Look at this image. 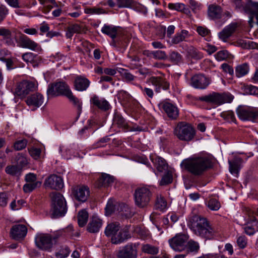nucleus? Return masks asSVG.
<instances>
[{
	"label": "nucleus",
	"mask_w": 258,
	"mask_h": 258,
	"mask_svg": "<svg viewBox=\"0 0 258 258\" xmlns=\"http://www.w3.org/2000/svg\"><path fill=\"white\" fill-rule=\"evenodd\" d=\"M188 225L193 232L206 240L214 239L217 234L216 230L207 219L194 215L189 219Z\"/></svg>",
	"instance_id": "f257e3e1"
},
{
	"label": "nucleus",
	"mask_w": 258,
	"mask_h": 258,
	"mask_svg": "<svg viewBox=\"0 0 258 258\" xmlns=\"http://www.w3.org/2000/svg\"><path fill=\"white\" fill-rule=\"evenodd\" d=\"M181 165L193 175L199 176L211 168L212 163L209 157L203 156L184 160Z\"/></svg>",
	"instance_id": "f03ea898"
},
{
	"label": "nucleus",
	"mask_w": 258,
	"mask_h": 258,
	"mask_svg": "<svg viewBox=\"0 0 258 258\" xmlns=\"http://www.w3.org/2000/svg\"><path fill=\"white\" fill-rule=\"evenodd\" d=\"M173 134L179 140L189 142L195 137L196 130L190 124L181 121L174 127Z\"/></svg>",
	"instance_id": "7ed1b4c3"
},
{
	"label": "nucleus",
	"mask_w": 258,
	"mask_h": 258,
	"mask_svg": "<svg viewBox=\"0 0 258 258\" xmlns=\"http://www.w3.org/2000/svg\"><path fill=\"white\" fill-rule=\"evenodd\" d=\"M234 96L229 92H212L207 95L200 96L198 100L216 105H221L224 103H231Z\"/></svg>",
	"instance_id": "20e7f679"
},
{
	"label": "nucleus",
	"mask_w": 258,
	"mask_h": 258,
	"mask_svg": "<svg viewBox=\"0 0 258 258\" xmlns=\"http://www.w3.org/2000/svg\"><path fill=\"white\" fill-rule=\"evenodd\" d=\"M51 212L53 217L64 216L67 212V206L65 200L61 194L53 192L51 195Z\"/></svg>",
	"instance_id": "39448f33"
},
{
	"label": "nucleus",
	"mask_w": 258,
	"mask_h": 258,
	"mask_svg": "<svg viewBox=\"0 0 258 258\" xmlns=\"http://www.w3.org/2000/svg\"><path fill=\"white\" fill-rule=\"evenodd\" d=\"M134 196L136 205L143 208L149 204L152 194L148 187L144 186L137 187L135 190Z\"/></svg>",
	"instance_id": "423d86ee"
},
{
	"label": "nucleus",
	"mask_w": 258,
	"mask_h": 258,
	"mask_svg": "<svg viewBox=\"0 0 258 258\" xmlns=\"http://www.w3.org/2000/svg\"><path fill=\"white\" fill-rule=\"evenodd\" d=\"M239 118L243 121H254L258 119V108L247 106H239L236 109Z\"/></svg>",
	"instance_id": "0eeeda50"
},
{
	"label": "nucleus",
	"mask_w": 258,
	"mask_h": 258,
	"mask_svg": "<svg viewBox=\"0 0 258 258\" xmlns=\"http://www.w3.org/2000/svg\"><path fill=\"white\" fill-rule=\"evenodd\" d=\"M35 242L39 249L47 251H51L54 244L51 235L42 233L36 235Z\"/></svg>",
	"instance_id": "6e6552de"
},
{
	"label": "nucleus",
	"mask_w": 258,
	"mask_h": 258,
	"mask_svg": "<svg viewBox=\"0 0 258 258\" xmlns=\"http://www.w3.org/2000/svg\"><path fill=\"white\" fill-rule=\"evenodd\" d=\"M188 236L184 234H177L168 240L171 248L174 251L181 252L187 248Z\"/></svg>",
	"instance_id": "1a4fd4ad"
},
{
	"label": "nucleus",
	"mask_w": 258,
	"mask_h": 258,
	"mask_svg": "<svg viewBox=\"0 0 258 258\" xmlns=\"http://www.w3.org/2000/svg\"><path fill=\"white\" fill-rule=\"evenodd\" d=\"M71 90L67 84L64 82H59L54 84H49L47 90V93L49 96L63 95L67 94Z\"/></svg>",
	"instance_id": "9d476101"
},
{
	"label": "nucleus",
	"mask_w": 258,
	"mask_h": 258,
	"mask_svg": "<svg viewBox=\"0 0 258 258\" xmlns=\"http://www.w3.org/2000/svg\"><path fill=\"white\" fill-rule=\"evenodd\" d=\"M236 8L242 9L250 14H255L258 23V3L247 2V0H233Z\"/></svg>",
	"instance_id": "9b49d317"
},
{
	"label": "nucleus",
	"mask_w": 258,
	"mask_h": 258,
	"mask_svg": "<svg viewBox=\"0 0 258 258\" xmlns=\"http://www.w3.org/2000/svg\"><path fill=\"white\" fill-rule=\"evenodd\" d=\"M35 89V84L32 82L23 81L18 83L15 88V93L21 98L25 97Z\"/></svg>",
	"instance_id": "f8f14e48"
},
{
	"label": "nucleus",
	"mask_w": 258,
	"mask_h": 258,
	"mask_svg": "<svg viewBox=\"0 0 258 258\" xmlns=\"http://www.w3.org/2000/svg\"><path fill=\"white\" fill-rule=\"evenodd\" d=\"M137 246L132 243L121 247L117 253L118 258H137Z\"/></svg>",
	"instance_id": "ddd939ff"
},
{
	"label": "nucleus",
	"mask_w": 258,
	"mask_h": 258,
	"mask_svg": "<svg viewBox=\"0 0 258 258\" xmlns=\"http://www.w3.org/2000/svg\"><path fill=\"white\" fill-rule=\"evenodd\" d=\"M72 195L78 201L85 202L90 196V190L87 186L78 185L72 188Z\"/></svg>",
	"instance_id": "4468645a"
},
{
	"label": "nucleus",
	"mask_w": 258,
	"mask_h": 258,
	"mask_svg": "<svg viewBox=\"0 0 258 258\" xmlns=\"http://www.w3.org/2000/svg\"><path fill=\"white\" fill-rule=\"evenodd\" d=\"M44 185L47 188L58 190L63 187V182L61 177L52 174L46 178Z\"/></svg>",
	"instance_id": "2eb2a0df"
},
{
	"label": "nucleus",
	"mask_w": 258,
	"mask_h": 258,
	"mask_svg": "<svg viewBox=\"0 0 258 258\" xmlns=\"http://www.w3.org/2000/svg\"><path fill=\"white\" fill-rule=\"evenodd\" d=\"M43 101V96L36 93L29 96L26 100V103L32 111H34L42 105Z\"/></svg>",
	"instance_id": "dca6fc26"
},
{
	"label": "nucleus",
	"mask_w": 258,
	"mask_h": 258,
	"mask_svg": "<svg viewBox=\"0 0 258 258\" xmlns=\"http://www.w3.org/2000/svg\"><path fill=\"white\" fill-rule=\"evenodd\" d=\"M149 82L154 86L155 91L157 93H160L161 89L167 90L169 88V83L161 77H152L149 79Z\"/></svg>",
	"instance_id": "f3484780"
},
{
	"label": "nucleus",
	"mask_w": 258,
	"mask_h": 258,
	"mask_svg": "<svg viewBox=\"0 0 258 258\" xmlns=\"http://www.w3.org/2000/svg\"><path fill=\"white\" fill-rule=\"evenodd\" d=\"M19 44L21 47L32 50L38 51L41 50L40 46L38 43L24 34L21 35L19 38Z\"/></svg>",
	"instance_id": "a211bd4d"
},
{
	"label": "nucleus",
	"mask_w": 258,
	"mask_h": 258,
	"mask_svg": "<svg viewBox=\"0 0 258 258\" xmlns=\"http://www.w3.org/2000/svg\"><path fill=\"white\" fill-rule=\"evenodd\" d=\"M162 108L167 116L171 119H176L179 116V109L176 105L169 102H164Z\"/></svg>",
	"instance_id": "6ab92c4d"
},
{
	"label": "nucleus",
	"mask_w": 258,
	"mask_h": 258,
	"mask_svg": "<svg viewBox=\"0 0 258 258\" xmlns=\"http://www.w3.org/2000/svg\"><path fill=\"white\" fill-rule=\"evenodd\" d=\"M210 84V81L203 75H196L193 76L191 80V85L198 89H204Z\"/></svg>",
	"instance_id": "aec40b11"
},
{
	"label": "nucleus",
	"mask_w": 258,
	"mask_h": 258,
	"mask_svg": "<svg viewBox=\"0 0 258 258\" xmlns=\"http://www.w3.org/2000/svg\"><path fill=\"white\" fill-rule=\"evenodd\" d=\"M27 233V228L23 224L15 225L11 228V235L13 238L18 239L24 237Z\"/></svg>",
	"instance_id": "412c9836"
},
{
	"label": "nucleus",
	"mask_w": 258,
	"mask_h": 258,
	"mask_svg": "<svg viewBox=\"0 0 258 258\" xmlns=\"http://www.w3.org/2000/svg\"><path fill=\"white\" fill-rule=\"evenodd\" d=\"M102 226V220L97 216H92L88 226L87 230L90 233H97Z\"/></svg>",
	"instance_id": "4be33fe9"
},
{
	"label": "nucleus",
	"mask_w": 258,
	"mask_h": 258,
	"mask_svg": "<svg viewBox=\"0 0 258 258\" xmlns=\"http://www.w3.org/2000/svg\"><path fill=\"white\" fill-rule=\"evenodd\" d=\"M222 10L220 6L214 4L208 6V15L210 19H218L221 18Z\"/></svg>",
	"instance_id": "5701e85b"
},
{
	"label": "nucleus",
	"mask_w": 258,
	"mask_h": 258,
	"mask_svg": "<svg viewBox=\"0 0 258 258\" xmlns=\"http://www.w3.org/2000/svg\"><path fill=\"white\" fill-rule=\"evenodd\" d=\"M90 84V82L86 78L78 76L74 81L75 89L78 91H84L87 89Z\"/></svg>",
	"instance_id": "b1692460"
},
{
	"label": "nucleus",
	"mask_w": 258,
	"mask_h": 258,
	"mask_svg": "<svg viewBox=\"0 0 258 258\" xmlns=\"http://www.w3.org/2000/svg\"><path fill=\"white\" fill-rule=\"evenodd\" d=\"M128 232L126 230L119 229L111 238V241L113 244H118L123 242L124 240L130 237Z\"/></svg>",
	"instance_id": "393cba45"
},
{
	"label": "nucleus",
	"mask_w": 258,
	"mask_h": 258,
	"mask_svg": "<svg viewBox=\"0 0 258 258\" xmlns=\"http://www.w3.org/2000/svg\"><path fill=\"white\" fill-rule=\"evenodd\" d=\"M90 102L94 106L103 110H107L109 109L110 107L108 102L103 98H99L96 95H94L91 97Z\"/></svg>",
	"instance_id": "a878e982"
},
{
	"label": "nucleus",
	"mask_w": 258,
	"mask_h": 258,
	"mask_svg": "<svg viewBox=\"0 0 258 258\" xmlns=\"http://www.w3.org/2000/svg\"><path fill=\"white\" fill-rule=\"evenodd\" d=\"M151 160L159 172H162L167 170V163L163 158L158 156L152 157Z\"/></svg>",
	"instance_id": "bb28decb"
},
{
	"label": "nucleus",
	"mask_w": 258,
	"mask_h": 258,
	"mask_svg": "<svg viewBox=\"0 0 258 258\" xmlns=\"http://www.w3.org/2000/svg\"><path fill=\"white\" fill-rule=\"evenodd\" d=\"M102 33L109 36L111 39H115L118 33V27L105 24L101 28Z\"/></svg>",
	"instance_id": "cd10ccee"
},
{
	"label": "nucleus",
	"mask_w": 258,
	"mask_h": 258,
	"mask_svg": "<svg viewBox=\"0 0 258 258\" xmlns=\"http://www.w3.org/2000/svg\"><path fill=\"white\" fill-rule=\"evenodd\" d=\"M237 27L236 24H231L224 28V29L219 33V37L223 41H226L232 34L234 32Z\"/></svg>",
	"instance_id": "c85d7f7f"
},
{
	"label": "nucleus",
	"mask_w": 258,
	"mask_h": 258,
	"mask_svg": "<svg viewBox=\"0 0 258 258\" xmlns=\"http://www.w3.org/2000/svg\"><path fill=\"white\" fill-rule=\"evenodd\" d=\"M83 30V26L78 24L69 25L66 29V36L71 39L75 33H81Z\"/></svg>",
	"instance_id": "c756f323"
},
{
	"label": "nucleus",
	"mask_w": 258,
	"mask_h": 258,
	"mask_svg": "<svg viewBox=\"0 0 258 258\" xmlns=\"http://www.w3.org/2000/svg\"><path fill=\"white\" fill-rule=\"evenodd\" d=\"M120 229V224L117 222H113L108 224L105 228L104 233L107 237L112 236Z\"/></svg>",
	"instance_id": "7c9ffc66"
},
{
	"label": "nucleus",
	"mask_w": 258,
	"mask_h": 258,
	"mask_svg": "<svg viewBox=\"0 0 258 258\" xmlns=\"http://www.w3.org/2000/svg\"><path fill=\"white\" fill-rule=\"evenodd\" d=\"M242 160L240 158H235L232 161H228L230 172L233 174H237Z\"/></svg>",
	"instance_id": "2f4dec72"
},
{
	"label": "nucleus",
	"mask_w": 258,
	"mask_h": 258,
	"mask_svg": "<svg viewBox=\"0 0 258 258\" xmlns=\"http://www.w3.org/2000/svg\"><path fill=\"white\" fill-rule=\"evenodd\" d=\"M114 181L113 176L107 174H103L98 179L97 185L98 187H107L111 185Z\"/></svg>",
	"instance_id": "473e14b6"
},
{
	"label": "nucleus",
	"mask_w": 258,
	"mask_h": 258,
	"mask_svg": "<svg viewBox=\"0 0 258 258\" xmlns=\"http://www.w3.org/2000/svg\"><path fill=\"white\" fill-rule=\"evenodd\" d=\"M156 208L161 211H165L168 209V205L166 200L161 195H158L156 196L155 202Z\"/></svg>",
	"instance_id": "72a5a7b5"
},
{
	"label": "nucleus",
	"mask_w": 258,
	"mask_h": 258,
	"mask_svg": "<svg viewBox=\"0 0 258 258\" xmlns=\"http://www.w3.org/2000/svg\"><path fill=\"white\" fill-rule=\"evenodd\" d=\"M67 97L69 101L73 104V105L77 108V109L78 111L80 112L82 110V103L81 101V100L78 99L77 97H76L71 91L70 92H69L67 94Z\"/></svg>",
	"instance_id": "f704fd0d"
},
{
	"label": "nucleus",
	"mask_w": 258,
	"mask_h": 258,
	"mask_svg": "<svg viewBox=\"0 0 258 258\" xmlns=\"http://www.w3.org/2000/svg\"><path fill=\"white\" fill-rule=\"evenodd\" d=\"M67 97L69 101L73 104V105L77 108V109L78 111L80 112L82 110V103L81 101V100L78 99L77 97H76L71 91L70 92H69L67 94Z\"/></svg>",
	"instance_id": "c9c22d12"
},
{
	"label": "nucleus",
	"mask_w": 258,
	"mask_h": 258,
	"mask_svg": "<svg viewBox=\"0 0 258 258\" xmlns=\"http://www.w3.org/2000/svg\"><path fill=\"white\" fill-rule=\"evenodd\" d=\"M249 71V67L247 63H244L237 66L235 69L236 77L240 78L246 75Z\"/></svg>",
	"instance_id": "e433bc0d"
},
{
	"label": "nucleus",
	"mask_w": 258,
	"mask_h": 258,
	"mask_svg": "<svg viewBox=\"0 0 258 258\" xmlns=\"http://www.w3.org/2000/svg\"><path fill=\"white\" fill-rule=\"evenodd\" d=\"M88 219V214L85 210L80 211L78 215V222L79 226L83 227L86 224Z\"/></svg>",
	"instance_id": "4c0bfd02"
},
{
	"label": "nucleus",
	"mask_w": 258,
	"mask_h": 258,
	"mask_svg": "<svg viewBox=\"0 0 258 258\" xmlns=\"http://www.w3.org/2000/svg\"><path fill=\"white\" fill-rule=\"evenodd\" d=\"M6 172L12 176H19L21 169L17 165L8 166L5 169Z\"/></svg>",
	"instance_id": "58836bf2"
},
{
	"label": "nucleus",
	"mask_w": 258,
	"mask_h": 258,
	"mask_svg": "<svg viewBox=\"0 0 258 258\" xmlns=\"http://www.w3.org/2000/svg\"><path fill=\"white\" fill-rule=\"evenodd\" d=\"M188 31L185 30H182L180 33L176 34L172 39V42L174 44H178L183 41L187 35Z\"/></svg>",
	"instance_id": "ea45409f"
},
{
	"label": "nucleus",
	"mask_w": 258,
	"mask_h": 258,
	"mask_svg": "<svg viewBox=\"0 0 258 258\" xmlns=\"http://www.w3.org/2000/svg\"><path fill=\"white\" fill-rule=\"evenodd\" d=\"M114 122L120 127L128 130V126L125 120L119 114H116L114 117Z\"/></svg>",
	"instance_id": "a19ab883"
},
{
	"label": "nucleus",
	"mask_w": 258,
	"mask_h": 258,
	"mask_svg": "<svg viewBox=\"0 0 258 258\" xmlns=\"http://www.w3.org/2000/svg\"><path fill=\"white\" fill-rule=\"evenodd\" d=\"M206 205L209 209L212 211H217L221 207L219 202L214 198H211L208 201Z\"/></svg>",
	"instance_id": "79ce46f5"
},
{
	"label": "nucleus",
	"mask_w": 258,
	"mask_h": 258,
	"mask_svg": "<svg viewBox=\"0 0 258 258\" xmlns=\"http://www.w3.org/2000/svg\"><path fill=\"white\" fill-rule=\"evenodd\" d=\"M15 160L18 166H20L21 168L26 166L28 163L26 156L23 153H18L16 156Z\"/></svg>",
	"instance_id": "37998d69"
},
{
	"label": "nucleus",
	"mask_w": 258,
	"mask_h": 258,
	"mask_svg": "<svg viewBox=\"0 0 258 258\" xmlns=\"http://www.w3.org/2000/svg\"><path fill=\"white\" fill-rule=\"evenodd\" d=\"M118 72L120 74L124 79H125L126 82H129L132 81L134 80L135 78V77L133 75L125 69L119 68Z\"/></svg>",
	"instance_id": "c03bdc74"
},
{
	"label": "nucleus",
	"mask_w": 258,
	"mask_h": 258,
	"mask_svg": "<svg viewBox=\"0 0 258 258\" xmlns=\"http://www.w3.org/2000/svg\"><path fill=\"white\" fill-rule=\"evenodd\" d=\"M142 250L144 252L151 254H156L158 252V248L157 247L148 244L143 245Z\"/></svg>",
	"instance_id": "a18cd8bd"
},
{
	"label": "nucleus",
	"mask_w": 258,
	"mask_h": 258,
	"mask_svg": "<svg viewBox=\"0 0 258 258\" xmlns=\"http://www.w3.org/2000/svg\"><path fill=\"white\" fill-rule=\"evenodd\" d=\"M41 182L40 181L34 183L27 182L23 186V190L25 192H30L35 188L40 186Z\"/></svg>",
	"instance_id": "49530a36"
},
{
	"label": "nucleus",
	"mask_w": 258,
	"mask_h": 258,
	"mask_svg": "<svg viewBox=\"0 0 258 258\" xmlns=\"http://www.w3.org/2000/svg\"><path fill=\"white\" fill-rule=\"evenodd\" d=\"M215 58L218 61H223L230 58V54L228 51L220 50L215 54Z\"/></svg>",
	"instance_id": "de8ad7c7"
},
{
	"label": "nucleus",
	"mask_w": 258,
	"mask_h": 258,
	"mask_svg": "<svg viewBox=\"0 0 258 258\" xmlns=\"http://www.w3.org/2000/svg\"><path fill=\"white\" fill-rule=\"evenodd\" d=\"M84 12L85 14L89 15H99L105 13V11L102 8L92 7L85 8Z\"/></svg>",
	"instance_id": "09e8293b"
},
{
	"label": "nucleus",
	"mask_w": 258,
	"mask_h": 258,
	"mask_svg": "<svg viewBox=\"0 0 258 258\" xmlns=\"http://www.w3.org/2000/svg\"><path fill=\"white\" fill-rule=\"evenodd\" d=\"M169 59L172 62L177 64L182 61V56L178 52L171 51L169 53Z\"/></svg>",
	"instance_id": "8fccbe9b"
},
{
	"label": "nucleus",
	"mask_w": 258,
	"mask_h": 258,
	"mask_svg": "<svg viewBox=\"0 0 258 258\" xmlns=\"http://www.w3.org/2000/svg\"><path fill=\"white\" fill-rule=\"evenodd\" d=\"M220 116L228 121L235 122L236 121L234 113L232 111H223L221 113Z\"/></svg>",
	"instance_id": "3c124183"
},
{
	"label": "nucleus",
	"mask_w": 258,
	"mask_h": 258,
	"mask_svg": "<svg viewBox=\"0 0 258 258\" xmlns=\"http://www.w3.org/2000/svg\"><path fill=\"white\" fill-rule=\"evenodd\" d=\"M188 55L192 58L199 59L202 57V54L195 47H190L188 49Z\"/></svg>",
	"instance_id": "603ef678"
},
{
	"label": "nucleus",
	"mask_w": 258,
	"mask_h": 258,
	"mask_svg": "<svg viewBox=\"0 0 258 258\" xmlns=\"http://www.w3.org/2000/svg\"><path fill=\"white\" fill-rule=\"evenodd\" d=\"M152 55L153 57L156 59L165 60L168 58L167 55L164 51L156 50L153 51Z\"/></svg>",
	"instance_id": "864d4df0"
},
{
	"label": "nucleus",
	"mask_w": 258,
	"mask_h": 258,
	"mask_svg": "<svg viewBox=\"0 0 258 258\" xmlns=\"http://www.w3.org/2000/svg\"><path fill=\"white\" fill-rule=\"evenodd\" d=\"M236 243L240 248L243 249L247 246V239L244 235L239 236L237 238Z\"/></svg>",
	"instance_id": "5fc2aeb1"
},
{
	"label": "nucleus",
	"mask_w": 258,
	"mask_h": 258,
	"mask_svg": "<svg viewBox=\"0 0 258 258\" xmlns=\"http://www.w3.org/2000/svg\"><path fill=\"white\" fill-rule=\"evenodd\" d=\"M70 253V250L68 246L62 247L55 254L56 256L60 258H65L68 256Z\"/></svg>",
	"instance_id": "6e6d98bb"
},
{
	"label": "nucleus",
	"mask_w": 258,
	"mask_h": 258,
	"mask_svg": "<svg viewBox=\"0 0 258 258\" xmlns=\"http://www.w3.org/2000/svg\"><path fill=\"white\" fill-rule=\"evenodd\" d=\"M27 140L26 139H23L16 141L14 144V149L17 151L21 150L27 146Z\"/></svg>",
	"instance_id": "4d7b16f0"
},
{
	"label": "nucleus",
	"mask_w": 258,
	"mask_h": 258,
	"mask_svg": "<svg viewBox=\"0 0 258 258\" xmlns=\"http://www.w3.org/2000/svg\"><path fill=\"white\" fill-rule=\"evenodd\" d=\"M187 247L190 252H197L200 248L199 243L191 240L187 241Z\"/></svg>",
	"instance_id": "13d9d810"
},
{
	"label": "nucleus",
	"mask_w": 258,
	"mask_h": 258,
	"mask_svg": "<svg viewBox=\"0 0 258 258\" xmlns=\"http://www.w3.org/2000/svg\"><path fill=\"white\" fill-rule=\"evenodd\" d=\"M172 181V175L171 173L167 172L162 178L160 184L161 185H164L171 183Z\"/></svg>",
	"instance_id": "bf43d9fd"
},
{
	"label": "nucleus",
	"mask_w": 258,
	"mask_h": 258,
	"mask_svg": "<svg viewBox=\"0 0 258 258\" xmlns=\"http://www.w3.org/2000/svg\"><path fill=\"white\" fill-rule=\"evenodd\" d=\"M133 2V0H116V5L119 8H130Z\"/></svg>",
	"instance_id": "052dcab7"
},
{
	"label": "nucleus",
	"mask_w": 258,
	"mask_h": 258,
	"mask_svg": "<svg viewBox=\"0 0 258 258\" xmlns=\"http://www.w3.org/2000/svg\"><path fill=\"white\" fill-rule=\"evenodd\" d=\"M168 8L172 10L182 11L185 8V6L184 4L181 3H169L168 5Z\"/></svg>",
	"instance_id": "680f3d73"
},
{
	"label": "nucleus",
	"mask_w": 258,
	"mask_h": 258,
	"mask_svg": "<svg viewBox=\"0 0 258 258\" xmlns=\"http://www.w3.org/2000/svg\"><path fill=\"white\" fill-rule=\"evenodd\" d=\"M62 230H63L64 236H68L71 237H78L79 236V234L78 232H73V227L72 225H69L66 229Z\"/></svg>",
	"instance_id": "e2e57ef3"
},
{
	"label": "nucleus",
	"mask_w": 258,
	"mask_h": 258,
	"mask_svg": "<svg viewBox=\"0 0 258 258\" xmlns=\"http://www.w3.org/2000/svg\"><path fill=\"white\" fill-rule=\"evenodd\" d=\"M196 31L202 37L206 36L210 33V30L205 26H197Z\"/></svg>",
	"instance_id": "0e129e2a"
},
{
	"label": "nucleus",
	"mask_w": 258,
	"mask_h": 258,
	"mask_svg": "<svg viewBox=\"0 0 258 258\" xmlns=\"http://www.w3.org/2000/svg\"><path fill=\"white\" fill-rule=\"evenodd\" d=\"M41 152L39 148H32L29 149V154L34 159H38L40 157Z\"/></svg>",
	"instance_id": "69168bd1"
},
{
	"label": "nucleus",
	"mask_w": 258,
	"mask_h": 258,
	"mask_svg": "<svg viewBox=\"0 0 258 258\" xmlns=\"http://www.w3.org/2000/svg\"><path fill=\"white\" fill-rule=\"evenodd\" d=\"M25 203V202L23 200H18L17 203L15 201H14L11 203L10 206L12 210H17L21 209Z\"/></svg>",
	"instance_id": "338daca9"
},
{
	"label": "nucleus",
	"mask_w": 258,
	"mask_h": 258,
	"mask_svg": "<svg viewBox=\"0 0 258 258\" xmlns=\"http://www.w3.org/2000/svg\"><path fill=\"white\" fill-rule=\"evenodd\" d=\"M246 91L250 95H258V87L252 86L248 85L245 87Z\"/></svg>",
	"instance_id": "774afa93"
}]
</instances>
